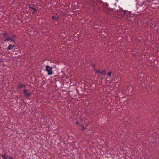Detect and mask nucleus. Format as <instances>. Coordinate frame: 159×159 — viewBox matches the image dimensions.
Here are the masks:
<instances>
[{"instance_id": "nucleus-1", "label": "nucleus", "mask_w": 159, "mask_h": 159, "mask_svg": "<svg viewBox=\"0 0 159 159\" xmlns=\"http://www.w3.org/2000/svg\"><path fill=\"white\" fill-rule=\"evenodd\" d=\"M90 9H99L107 12L110 7L108 5L102 1H98L97 0H92L90 2Z\"/></svg>"}, {"instance_id": "nucleus-12", "label": "nucleus", "mask_w": 159, "mask_h": 159, "mask_svg": "<svg viewBox=\"0 0 159 159\" xmlns=\"http://www.w3.org/2000/svg\"><path fill=\"white\" fill-rule=\"evenodd\" d=\"M111 72H109L108 74H107V75L109 76H111Z\"/></svg>"}, {"instance_id": "nucleus-15", "label": "nucleus", "mask_w": 159, "mask_h": 159, "mask_svg": "<svg viewBox=\"0 0 159 159\" xmlns=\"http://www.w3.org/2000/svg\"><path fill=\"white\" fill-rule=\"evenodd\" d=\"M29 7L30 8H31V9H33V10H35V8H33V7Z\"/></svg>"}, {"instance_id": "nucleus-11", "label": "nucleus", "mask_w": 159, "mask_h": 159, "mask_svg": "<svg viewBox=\"0 0 159 159\" xmlns=\"http://www.w3.org/2000/svg\"><path fill=\"white\" fill-rule=\"evenodd\" d=\"M145 1L143 2L142 4H141L140 5L141 7H143V5H145Z\"/></svg>"}, {"instance_id": "nucleus-13", "label": "nucleus", "mask_w": 159, "mask_h": 159, "mask_svg": "<svg viewBox=\"0 0 159 159\" xmlns=\"http://www.w3.org/2000/svg\"><path fill=\"white\" fill-rule=\"evenodd\" d=\"M14 38V39L15 38H16V35L15 34H13V37H12Z\"/></svg>"}, {"instance_id": "nucleus-8", "label": "nucleus", "mask_w": 159, "mask_h": 159, "mask_svg": "<svg viewBox=\"0 0 159 159\" xmlns=\"http://www.w3.org/2000/svg\"><path fill=\"white\" fill-rule=\"evenodd\" d=\"M96 73H98L104 75H105V74L106 73V71L105 70L97 71Z\"/></svg>"}, {"instance_id": "nucleus-16", "label": "nucleus", "mask_w": 159, "mask_h": 159, "mask_svg": "<svg viewBox=\"0 0 159 159\" xmlns=\"http://www.w3.org/2000/svg\"><path fill=\"white\" fill-rule=\"evenodd\" d=\"M84 129H85V128L84 127L82 126V128L81 129L83 130Z\"/></svg>"}, {"instance_id": "nucleus-6", "label": "nucleus", "mask_w": 159, "mask_h": 159, "mask_svg": "<svg viewBox=\"0 0 159 159\" xmlns=\"http://www.w3.org/2000/svg\"><path fill=\"white\" fill-rule=\"evenodd\" d=\"M25 84L20 83L19 85L17 86V89H20L23 87H25Z\"/></svg>"}, {"instance_id": "nucleus-14", "label": "nucleus", "mask_w": 159, "mask_h": 159, "mask_svg": "<svg viewBox=\"0 0 159 159\" xmlns=\"http://www.w3.org/2000/svg\"><path fill=\"white\" fill-rule=\"evenodd\" d=\"M153 0H147V1L148 2H150L151 1H153Z\"/></svg>"}, {"instance_id": "nucleus-2", "label": "nucleus", "mask_w": 159, "mask_h": 159, "mask_svg": "<svg viewBox=\"0 0 159 159\" xmlns=\"http://www.w3.org/2000/svg\"><path fill=\"white\" fill-rule=\"evenodd\" d=\"M3 35L5 37L4 40L5 42H7L10 41L15 43V40L11 36H9L8 33H4L3 34Z\"/></svg>"}, {"instance_id": "nucleus-3", "label": "nucleus", "mask_w": 159, "mask_h": 159, "mask_svg": "<svg viewBox=\"0 0 159 159\" xmlns=\"http://www.w3.org/2000/svg\"><path fill=\"white\" fill-rule=\"evenodd\" d=\"M46 71L48 72V75H51L52 74V68L49 66H46Z\"/></svg>"}, {"instance_id": "nucleus-10", "label": "nucleus", "mask_w": 159, "mask_h": 159, "mask_svg": "<svg viewBox=\"0 0 159 159\" xmlns=\"http://www.w3.org/2000/svg\"><path fill=\"white\" fill-rule=\"evenodd\" d=\"M52 19L54 20H57L58 19V17H55V16H52Z\"/></svg>"}, {"instance_id": "nucleus-5", "label": "nucleus", "mask_w": 159, "mask_h": 159, "mask_svg": "<svg viewBox=\"0 0 159 159\" xmlns=\"http://www.w3.org/2000/svg\"><path fill=\"white\" fill-rule=\"evenodd\" d=\"M1 156L4 159H13V157L12 156H6L4 154H1Z\"/></svg>"}, {"instance_id": "nucleus-4", "label": "nucleus", "mask_w": 159, "mask_h": 159, "mask_svg": "<svg viewBox=\"0 0 159 159\" xmlns=\"http://www.w3.org/2000/svg\"><path fill=\"white\" fill-rule=\"evenodd\" d=\"M23 92L24 94V96L26 98L29 97L31 96V93L28 92V90L27 89H24Z\"/></svg>"}, {"instance_id": "nucleus-17", "label": "nucleus", "mask_w": 159, "mask_h": 159, "mask_svg": "<svg viewBox=\"0 0 159 159\" xmlns=\"http://www.w3.org/2000/svg\"><path fill=\"white\" fill-rule=\"evenodd\" d=\"M76 124H78V122H76Z\"/></svg>"}, {"instance_id": "nucleus-9", "label": "nucleus", "mask_w": 159, "mask_h": 159, "mask_svg": "<svg viewBox=\"0 0 159 159\" xmlns=\"http://www.w3.org/2000/svg\"><path fill=\"white\" fill-rule=\"evenodd\" d=\"M15 45L9 44L7 47V50H10L12 49L13 48L15 47Z\"/></svg>"}, {"instance_id": "nucleus-7", "label": "nucleus", "mask_w": 159, "mask_h": 159, "mask_svg": "<svg viewBox=\"0 0 159 159\" xmlns=\"http://www.w3.org/2000/svg\"><path fill=\"white\" fill-rule=\"evenodd\" d=\"M133 90V88L131 86L128 87L126 90V93H129L130 92H132Z\"/></svg>"}]
</instances>
